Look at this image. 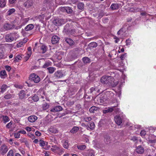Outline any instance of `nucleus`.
<instances>
[{
    "label": "nucleus",
    "instance_id": "1",
    "mask_svg": "<svg viewBox=\"0 0 156 156\" xmlns=\"http://www.w3.org/2000/svg\"><path fill=\"white\" fill-rule=\"evenodd\" d=\"M101 82L104 84H108L112 87H115L117 84V82H114L113 78L108 76H105L101 79Z\"/></svg>",
    "mask_w": 156,
    "mask_h": 156
},
{
    "label": "nucleus",
    "instance_id": "2",
    "mask_svg": "<svg viewBox=\"0 0 156 156\" xmlns=\"http://www.w3.org/2000/svg\"><path fill=\"white\" fill-rule=\"evenodd\" d=\"M16 34L14 33H10L7 34L5 37L6 41L7 42H11L16 38Z\"/></svg>",
    "mask_w": 156,
    "mask_h": 156
},
{
    "label": "nucleus",
    "instance_id": "3",
    "mask_svg": "<svg viewBox=\"0 0 156 156\" xmlns=\"http://www.w3.org/2000/svg\"><path fill=\"white\" fill-rule=\"evenodd\" d=\"M30 79L35 83H37L40 81L39 76L34 73L31 74L30 76Z\"/></svg>",
    "mask_w": 156,
    "mask_h": 156
},
{
    "label": "nucleus",
    "instance_id": "4",
    "mask_svg": "<svg viewBox=\"0 0 156 156\" xmlns=\"http://www.w3.org/2000/svg\"><path fill=\"white\" fill-rule=\"evenodd\" d=\"M9 150L8 147L5 144H2L0 147V153L4 154L6 153Z\"/></svg>",
    "mask_w": 156,
    "mask_h": 156
},
{
    "label": "nucleus",
    "instance_id": "5",
    "mask_svg": "<svg viewBox=\"0 0 156 156\" xmlns=\"http://www.w3.org/2000/svg\"><path fill=\"white\" fill-rule=\"evenodd\" d=\"M47 47L45 45H40L37 48V51L41 54L44 53L46 51Z\"/></svg>",
    "mask_w": 156,
    "mask_h": 156
},
{
    "label": "nucleus",
    "instance_id": "6",
    "mask_svg": "<svg viewBox=\"0 0 156 156\" xmlns=\"http://www.w3.org/2000/svg\"><path fill=\"white\" fill-rule=\"evenodd\" d=\"M114 119L115 123L118 125H120L122 123V117L117 115L115 117Z\"/></svg>",
    "mask_w": 156,
    "mask_h": 156
},
{
    "label": "nucleus",
    "instance_id": "7",
    "mask_svg": "<svg viewBox=\"0 0 156 156\" xmlns=\"http://www.w3.org/2000/svg\"><path fill=\"white\" fill-rule=\"evenodd\" d=\"M53 23L56 26H59L64 23L63 20L59 18L54 20L53 22Z\"/></svg>",
    "mask_w": 156,
    "mask_h": 156
},
{
    "label": "nucleus",
    "instance_id": "8",
    "mask_svg": "<svg viewBox=\"0 0 156 156\" xmlns=\"http://www.w3.org/2000/svg\"><path fill=\"white\" fill-rule=\"evenodd\" d=\"M33 5L32 1L30 0H27L24 3V6L27 8H29L31 7Z\"/></svg>",
    "mask_w": 156,
    "mask_h": 156
},
{
    "label": "nucleus",
    "instance_id": "9",
    "mask_svg": "<svg viewBox=\"0 0 156 156\" xmlns=\"http://www.w3.org/2000/svg\"><path fill=\"white\" fill-rule=\"evenodd\" d=\"M55 76L57 78H60L64 76L65 75L61 71L59 70L56 72L54 73Z\"/></svg>",
    "mask_w": 156,
    "mask_h": 156
},
{
    "label": "nucleus",
    "instance_id": "10",
    "mask_svg": "<svg viewBox=\"0 0 156 156\" xmlns=\"http://www.w3.org/2000/svg\"><path fill=\"white\" fill-rule=\"evenodd\" d=\"M61 10L63 12H66L68 13H70L72 12L71 8L69 7H63L61 8Z\"/></svg>",
    "mask_w": 156,
    "mask_h": 156
},
{
    "label": "nucleus",
    "instance_id": "11",
    "mask_svg": "<svg viewBox=\"0 0 156 156\" xmlns=\"http://www.w3.org/2000/svg\"><path fill=\"white\" fill-rule=\"evenodd\" d=\"M83 154L85 156H94V151L92 150H90L84 152Z\"/></svg>",
    "mask_w": 156,
    "mask_h": 156
},
{
    "label": "nucleus",
    "instance_id": "12",
    "mask_svg": "<svg viewBox=\"0 0 156 156\" xmlns=\"http://www.w3.org/2000/svg\"><path fill=\"white\" fill-rule=\"evenodd\" d=\"M62 108L60 106H57L53 108L50 110V111L53 112H56L62 111Z\"/></svg>",
    "mask_w": 156,
    "mask_h": 156
},
{
    "label": "nucleus",
    "instance_id": "13",
    "mask_svg": "<svg viewBox=\"0 0 156 156\" xmlns=\"http://www.w3.org/2000/svg\"><path fill=\"white\" fill-rule=\"evenodd\" d=\"M59 40V38L56 35L53 36L52 37L51 43L53 44H55L58 43Z\"/></svg>",
    "mask_w": 156,
    "mask_h": 156
},
{
    "label": "nucleus",
    "instance_id": "14",
    "mask_svg": "<svg viewBox=\"0 0 156 156\" xmlns=\"http://www.w3.org/2000/svg\"><path fill=\"white\" fill-rule=\"evenodd\" d=\"M37 119V117L35 115H31L28 118V121L31 122H35Z\"/></svg>",
    "mask_w": 156,
    "mask_h": 156
},
{
    "label": "nucleus",
    "instance_id": "15",
    "mask_svg": "<svg viewBox=\"0 0 156 156\" xmlns=\"http://www.w3.org/2000/svg\"><path fill=\"white\" fill-rule=\"evenodd\" d=\"M136 150L137 153L142 154L144 152V149L141 146H139L136 148Z\"/></svg>",
    "mask_w": 156,
    "mask_h": 156
},
{
    "label": "nucleus",
    "instance_id": "16",
    "mask_svg": "<svg viewBox=\"0 0 156 156\" xmlns=\"http://www.w3.org/2000/svg\"><path fill=\"white\" fill-rule=\"evenodd\" d=\"M115 107L113 106L112 107L110 108H108V109L103 110V112L105 114L109 112H112L115 109Z\"/></svg>",
    "mask_w": 156,
    "mask_h": 156
},
{
    "label": "nucleus",
    "instance_id": "17",
    "mask_svg": "<svg viewBox=\"0 0 156 156\" xmlns=\"http://www.w3.org/2000/svg\"><path fill=\"white\" fill-rule=\"evenodd\" d=\"M49 132L54 133H56L58 132V131L57 128L54 126H51L48 129Z\"/></svg>",
    "mask_w": 156,
    "mask_h": 156
},
{
    "label": "nucleus",
    "instance_id": "18",
    "mask_svg": "<svg viewBox=\"0 0 156 156\" xmlns=\"http://www.w3.org/2000/svg\"><path fill=\"white\" fill-rule=\"evenodd\" d=\"M37 94L40 95L41 97L44 99V90L42 89H40L38 90L37 92Z\"/></svg>",
    "mask_w": 156,
    "mask_h": 156
},
{
    "label": "nucleus",
    "instance_id": "19",
    "mask_svg": "<svg viewBox=\"0 0 156 156\" xmlns=\"http://www.w3.org/2000/svg\"><path fill=\"white\" fill-rule=\"evenodd\" d=\"M52 147L55 148L57 153H63L64 152L63 149L58 147L57 146H52Z\"/></svg>",
    "mask_w": 156,
    "mask_h": 156
},
{
    "label": "nucleus",
    "instance_id": "20",
    "mask_svg": "<svg viewBox=\"0 0 156 156\" xmlns=\"http://www.w3.org/2000/svg\"><path fill=\"white\" fill-rule=\"evenodd\" d=\"M13 25L8 23L5 24L4 26V28L7 30H8L13 28Z\"/></svg>",
    "mask_w": 156,
    "mask_h": 156
},
{
    "label": "nucleus",
    "instance_id": "21",
    "mask_svg": "<svg viewBox=\"0 0 156 156\" xmlns=\"http://www.w3.org/2000/svg\"><path fill=\"white\" fill-rule=\"evenodd\" d=\"M0 76L2 79L5 78L7 76V74L5 70H2L0 72Z\"/></svg>",
    "mask_w": 156,
    "mask_h": 156
},
{
    "label": "nucleus",
    "instance_id": "22",
    "mask_svg": "<svg viewBox=\"0 0 156 156\" xmlns=\"http://www.w3.org/2000/svg\"><path fill=\"white\" fill-rule=\"evenodd\" d=\"M26 95L25 91L22 90L20 91L19 93V97L20 99H22L24 98Z\"/></svg>",
    "mask_w": 156,
    "mask_h": 156
},
{
    "label": "nucleus",
    "instance_id": "23",
    "mask_svg": "<svg viewBox=\"0 0 156 156\" xmlns=\"http://www.w3.org/2000/svg\"><path fill=\"white\" fill-rule=\"evenodd\" d=\"M65 41L66 42L70 45H73L74 44V41L70 38H66V39Z\"/></svg>",
    "mask_w": 156,
    "mask_h": 156
},
{
    "label": "nucleus",
    "instance_id": "24",
    "mask_svg": "<svg viewBox=\"0 0 156 156\" xmlns=\"http://www.w3.org/2000/svg\"><path fill=\"white\" fill-rule=\"evenodd\" d=\"M34 26L32 24H30L27 25L25 28V30L27 31L31 30L34 28Z\"/></svg>",
    "mask_w": 156,
    "mask_h": 156
},
{
    "label": "nucleus",
    "instance_id": "25",
    "mask_svg": "<svg viewBox=\"0 0 156 156\" xmlns=\"http://www.w3.org/2000/svg\"><path fill=\"white\" fill-rule=\"evenodd\" d=\"M79 129L78 127L75 126L70 130V132L72 133H76Z\"/></svg>",
    "mask_w": 156,
    "mask_h": 156
},
{
    "label": "nucleus",
    "instance_id": "26",
    "mask_svg": "<svg viewBox=\"0 0 156 156\" xmlns=\"http://www.w3.org/2000/svg\"><path fill=\"white\" fill-rule=\"evenodd\" d=\"M51 62L50 61L46 62L42 66V68H46L48 67L51 66Z\"/></svg>",
    "mask_w": 156,
    "mask_h": 156
},
{
    "label": "nucleus",
    "instance_id": "27",
    "mask_svg": "<svg viewBox=\"0 0 156 156\" xmlns=\"http://www.w3.org/2000/svg\"><path fill=\"white\" fill-rule=\"evenodd\" d=\"M22 57L20 54L17 55L15 57V58H14V60L13 62H18L19 60L21 59Z\"/></svg>",
    "mask_w": 156,
    "mask_h": 156
},
{
    "label": "nucleus",
    "instance_id": "28",
    "mask_svg": "<svg viewBox=\"0 0 156 156\" xmlns=\"http://www.w3.org/2000/svg\"><path fill=\"white\" fill-rule=\"evenodd\" d=\"M110 7L112 9L115 10L119 8V6L117 4L113 3L112 4Z\"/></svg>",
    "mask_w": 156,
    "mask_h": 156
},
{
    "label": "nucleus",
    "instance_id": "29",
    "mask_svg": "<svg viewBox=\"0 0 156 156\" xmlns=\"http://www.w3.org/2000/svg\"><path fill=\"white\" fill-rule=\"evenodd\" d=\"M8 87V86L6 84L2 85L1 87V92L3 93L6 90Z\"/></svg>",
    "mask_w": 156,
    "mask_h": 156
},
{
    "label": "nucleus",
    "instance_id": "30",
    "mask_svg": "<svg viewBox=\"0 0 156 156\" xmlns=\"http://www.w3.org/2000/svg\"><path fill=\"white\" fill-rule=\"evenodd\" d=\"M2 120L4 122V123H6V122H9L10 119L6 115H2Z\"/></svg>",
    "mask_w": 156,
    "mask_h": 156
},
{
    "label": "nucleus",
    "instance_id": "31",
    "mask_svg": "<svg viewBox=\"0 0 156 156\" xmlns=\"http://www.w3.org/2000/svg\"><path fill=\"white\" fill-rule=\"evenodd\" d=\"M47 69L49 73L52 74L55 72L56 70V68L54 67H49L47 68Z\"/></svg>",
    "mask_w": 156,
    "mask_h": 156
},
{
    "label": "nucleus",
    "instance_id": "32",
    "mask_svg": "<svg viewBox=\"0 0 156 156\" xmlns=\"http://www.w3.org/2000/svg\"><path fill=\"white\" fill-rule=\"evenodd\" d=\"M39 144L41 147H44L48 144V143L43 140H39Z\"/></svg>",
    "mask_w": 156,
    "mask_h": 156
},
{
    "label": "nucleus",
    "instance_id": "33",
    "mask_svg": "<svg viewBox=\"0 0 156 156\" xmlns=\"http://www.w3.org/2000/svg\"><path fill=\"white\" fill-rule=\"evenodd\" d=\"M6 0H0V7L3 8L6 5Z\"/></svg>",
    "mask_w": 156,
    "mask_h": 156
},
{
    "label": "nucleus",
    "instance_id": "34",
    "mask_svg": "<svg viewBox=\"0 0 156 156\" xmlns=\"http://www.w3.org/2000/svg\"><path fill=\"white\" fill-rule=\"evenodd\" d=\"M84 4L82 2H80L78 3L77 8L79 9H83L84 8Z\"/></svg>",
    "mask_w": 156,
    "mask_h": 156
},
{
    "label": "nucleus",
    "instance_id": "35",
    "mask_svg": "<svg viewBox=\"0 0 156 156\" xmlns=\"http://www.w3.org/2000/svg\"><path fill=\"white\" fill-rule=\"evenodd\" d=\"M83 61L85 63H89L90 62V59L87 57H83Z\"/></svg>",
    "mask_w": 156,
    "mask_h": 156
},
{
    "label": "nucleus",
    "instance_id": "36",
    "mask_svg": "<svg viewBox=\"0 0 156 156\" xmlns=\"http://www.w3.org/2000/svg\"><path fill=\"white\" fill-rule=\"evenodd\" d=\"M98 109V108L95 106H93L90 108L89 111L90 112L94 113L95 111H96Z\"/></svg>",
    "mask_w": 156,
    "mask_h": 156
},
{
    "label": "nucleus",
    "instance_id": "37",
    "mask_svg": "<svg viewBox=\"0 0 156 156\" xmlns=\"http://www.w3.org/2000/svg\"><path fill=\"white\" fill-rule=\"evenodd\" d=\"M28 52H27V55H28L27 59H28L30 57L31 54V49L30 47H29L28 48Z\"/></svg>",
    "mask_w": 156,
    "mask_h": 156
},
{
    "label": "nucleus",
    "instance_id": "38",
    "mask_svg": "<svg viewBox=\"0 0 156 156\" xmlns=\"http://www.w3.org/2000/svg\"><path fill=\"white\" fill-rule=\"evenodd\" d=\"M15 11V9L14 8L10 9L7 12V13L9 16H10Z\"/></svg>",
    "mask_w": 156,
    "mask_h": 156
},
{
    "label": "nucleus",
    "instance_id": "39",
    "mask_svg": "<svg viewBox=\"0 0 156 156\" xmlns=\"http://www.w3.org/2000/svg\"><path fill=\"white\" fill-rule=\"evenodd\" d=\"M86 146L85 145H79L77 146L78 149L81 150H83L86 148Z\"/></svg>",
    "mask_w": 156,
    "mask_h": 156
},
{
    "label": "nucleus",
    "instance_id": "40",
    "mask_svg": "<svg viewBox=\"0 0 156 156\" xmlns=\"http://www.w3.org/2000/svg\"><path fill=\"white\" fill-rule=\"evenodd\" d=\"M95 125L94 122H91L90 123L88 128L91 129H93L94 128Z\"/></svg>",
    "mask_w": 156,
    "mask_h": 156
},
{
    "label": "nucleus",
    "instance_id": "41",
    "mask_svg": "<svg viewBox=\"0 0 156 156\" xmlns=\"http://www.w3.org/2000/svg\"><path fill=\"white\" fill-rule=\"evenodd\" d=\"M13 95L10 94H8L5 95L4 98L5 99H8L11 98L12 97Z\"/></svg>",
    "mask_w": 156,
    "mask_h": 156
},
{
    "label": "nucleus",
    "instance_id": "42",
    "mask_svg": "<svg viewBox=\"0 0 156 156\" xmlns=\"http://www.w3.org/2000/svg\"><path fill=\"white\" fill-rule=\"evenodd\" d=\"M49 105L47 103L44 104L42 105L43 108L44 110H47L49 108Z\"/></svg>",
    "mask_w": 156,
    "mask_h": 156
},
{
    "label": "nucleus",
    "instance_id": "43",
    "mask_svg": "<svg viewBox=\"0 0 156 156\" xmlns=\"http://www.w3.org/2000/svg\"><path fill=\"white\" fill-rule=\"evenodd\" d=\"M130 140L133 141V142L135 143H137L138 141L137 138L135 136H133L131 137Z\"/></svg>",
    "mask_w": 156,
    "mask_h": 156
},
{
    "label": "nucleus",
    "instance_id": "44",
    "mask_svg": "<svg viewBox=\"0 0 156 156\" xmlns=\"http://www.w3.org/2000/svg\"><path fill=\"white\" fill-rule=\"evenodd\" d=\"M69 146V145L67 140H65L63 143V147L65 148H68Z\"/></svg>",
    "mask_w": 156,
    "mask_h": 156
},
{
    "label": "nucleus",
    "instance_id": "45",
    "mask_svg": "<svg viewBox=\"0 0 156 156\" xmlns=\"http://www.w3.org/2000/svg\"><path fill=\"white\" fill-rule=\"evenodd\" d=\"M110 137L108 136H107L106 137L104 140L105 142L107 143L108 144L110 142Z\"/></svg>",
    "mask_w": 156,
    "mask_h": 156
},
{
    "label": "nucleus",
    "instance_id": "46",
    "mask_svg": "<svg viewBox=\"0 0 156 156\" xmlns=\"http://www.w3.org/2000/svg\"><path fill=\"white\" fill-rule=\"evenodd\" d=\"M13 122L12 121H11L9 122L6 125V127L8 129L10 128Z\"/></svg>",
    "mask_w": 156,
    "mask_h": 156
},
{
    "label": "nucleus",
    "instance_id": "47",
    "mask_svg": "<svg viewBox=\"0 0 156 156\" xmlns=\"http://www.w3.org/2000/svg\"><path fill=\"white\" fill-rule=\"evenodd\" d=\"M32 99L34 101H37L39 100V98L36 95H34L32 97Z\"/></svg>",
    "mask_w": 156,
    "mask_h": 156
},
{
    "label": "nucleus",
    "instance_id": "48",
    "mask_svg": "<svg viewBox=\"0 0 156 156\" xmlns=\"http://www.w3.org/2000/svg\"><path fill=\"white\" fill-rule=\"evenodd\" d=\"M7 156H13V152L12 150L9 151L7 154Z\"/></svg>",
    "mask_w": 156,
    "mask_h": 156
},
{
    "label": "nucleus",
    "instance_id": "49",
    "mask_svg": "<svg viewBox=\"0 0 156 156\" xmlns=\"http://www.w3.org/2000/svg\"><path fill=\"white\" fill-rule=\"evenodd\" d=\"M141 9L140 8L135 7L134 9H131L130 10L131 11L136 12L140 11Z\"/></svg>",
    "mask_w": 156,
    "mask_h": 156
},
{
    "label": "nucleus",
    "instance_id": "50",
    "mask_svg": "<svg viewBox=\"0 0 156 156\" xmlns=\"http://www.w3.org/2000/svg\"><path fill=\"white\" fill-rule=\"evenodd\" d=\"M44 17L45 15L44 14H41L39 15L38 18L40 20H42L44 19Z\"/></svg>",
    "mask_w": 156,
    "mask_h": 156
},
{
    "label": "nucleus",
    "instance_id": "51",
    "mask_svg": "<svg viewBox=\"0 0 156 156\" xmlns=\"http://www.w3.org/2000/svg\"><path fill=\"white\" fill-rule=\"evenodd\" d=\"M24 44L22 41L19 42L17 44L16 47L17 48H20L23 46Z\"/></svg>",
    "mask_w": 156,
    "mask_h": 156
},
{
    "label": "nucleus",
    "instance_id": "52",
    "mask_svg": "<svg viewBox=\"0 0 156 156\" xmlns=\"http://www.w3.org/2000/svg\"><path fill=\"white\" fill-rule=\"evenodd\" d=\"M14 136L15 138H19L20 137V133H19V131L18 133H15Z\"/></svg>",
    "mask_w": 156,
    "mask_h": 156
},
{
    "label": "nucleus",
    "instance_id": "53",
    "mask_svg": "<svg viewBox=\"0 0 156 156\" xmlns=\"http://www.w3.org/2000/svg\"><path fill=\"white\" fill-rule=\"evenodd\" d=\"M91 119V118L90 117H85L84 118V120L86 122L90 121Z\"/></svg>",
    "mask_w": 156,
    "mask_h": 156
},
{
    "label": "nucleus",
    "instance_id": "54",
    "mask_svg": "<svg viewBox=\"0 0 156 156\" xmlns=\"http://www.w3.org/2000/svg\"><path fill=\"white\" fill-rule=\"evenodd\" d=\"M127 56V54L126 53H125L124 54H122L120 57V58L122 60H123Z\"/></svg>",
    "mask_w": 156,
    "mask_h": 156
},
{
    "label": "nucleus",
    "instance_id": "55",
    "mask_svg": "<svg viewBox=\"0 0 156 156\" xmlns=\"http://www.w3.org/2000/svg\"><path fill=\"white\" fill-rule=\"evenodd\" d=\"M141 136L142 137H144L146 134V132L144 130L141 131L140 133Z\"/></svg>",
    "mask_w": 156,
    "mask_h": 156
},
{
    "label": "nucleus",
    "instance_id": "56",
    "mask_svg": "<svg viewBox=\"0 0 156 156\" xmlns=\"http://www.w3.org/2000/svg\"><path fill=\"white\" fill-rule=\"evenodd\" d=\"M28 135L32 139H34L35 138V136L34 134H32L30 133H28Z\"/></svg>",
    "mask_w": 156,
    "mask_h": 156
},
{
    "label": "nucleus",
    "instance_id": "57",
    "mask_svg": "<svg viewBox=\"0 0 156 156\" xmlns=\"http://www.w3.org/2000/svg\"><path fill=\"white\" fill-rule=\"evenodd\" d=\"M4 54L3 52H0V59L4 58Z\"/></svg>",
    "mask_w": 156,
    "mask_h": 156
},
{
    "label": "nucleus",
    "instance_id": "58",
    "mask_svg": "<svg viewBox=\"0 0 156 156\" xmlns=\"http://www.w3.org/2000/svg\"><path fill=\"white\" fill-rule=\"evenodd\" d=\"M91 46H92L93 47H96L97 46V44L95 42H92L90 44Z\"/></svg>",
    "mask_w": 156,
    "mask_h": 156
},
{
    "label": "nucleus",
    "instance_id": "59",
    "mask_svg": "<svg viewBox=\"0 0 156 156\" xmlns=\"http://www.w3.org/2000/svg\"><path fill=\"white\" fill-rule=\"evenodd\" d=\"M126 44L127 45H129L131 43V41L129 39L127 40L126 41Z\"/></svg>",
    "mask_w": 156,
    "mask_h": 156
},
{
    "label": "nucleus",
    "instance_id": "60",
    "mask_svg": "<svg viewBox=\"0 0 156 156\" xmlns=\"http://www.w3.org/2000/svg\"><path fill=\"white\" fill-rule=\"evenodd\" d=\"M16 0H9V2L10 4H13L15 3Z\"/></svg>",
    "mask_w": 156,
    "mask_h": 156
},
{
    "label": "nucleus",
    "instance_id": "61",
    "mask_svg": "<svg viewBox=\"0 0 156 156\" xmlns=\"http://www.w3.org/2000/svg\"><path fill=\"white\" fill-rule=\"evenodd\" d=\"M6 69L8 71H9L11 69L10 66H6L5 67Z\"/></svg>",
    "mask_w": 156,
    "mask_h": 156
},
{
    "label": "nucleus",
    "instance_id": "62",
    "mask_svg": "<svg viewBox=\"0 0 156 156\" xmlns=\"http://www.w3.org/2000/svg\"><path fill=\"white\" fill-rule=\"evenodd\" d=\"M35 133L36 135L37 136H40L41 135V133L40 132L38 131H36L35 132Z\"/></svg>",
    "mask_w": 156,
    "mask_h": 156
},
{
    "label": "nucleus",
    "instance_id": "63",
    "mask_svg": "<svg viewBox=\"0 0 156 156\" xmlns=\"http://www.w3.org/2000/svg\"><path fill=\"white\" fill-rule=\"evenodd\" d=\"M26 130L28 132H30L31 130V128L30 127H27L25 128Z\"/></svg>",
    "mask_w": 156,
    "mask_h": 156
},
{
    "label": "nucleus",
    "instance_id": "64",
    "mask_svg": "<svg viewBox=\"0 0 156 156\" xmlns=\"http://www.w3.org/2000/svg\"><path fill=\"white\" fill-rule=\"evenodd\" d=\"M19 131L20 133L23 134H26V131L24 130H21Z\"/></svg>",
    "mask_w": 156,
    "mask_h": 156
}]
</instances>
